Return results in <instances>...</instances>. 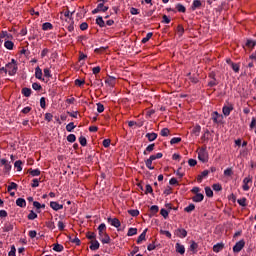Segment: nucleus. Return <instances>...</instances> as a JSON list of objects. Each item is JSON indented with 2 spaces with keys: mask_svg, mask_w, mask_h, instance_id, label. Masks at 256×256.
<instances>
[{
  "mask_svg": "<svg viewBox=\"0 0 256 256\" xmlns=\"http://www.w3.org/2000/svg\"><path fill=\"white\" fill-rule=\"evenodd\" d=\"M32 89H34V91H41V84L33 83L32 84Z\"/></svg>",
  "mask_w": 256,
  "mask_h": 256,
  "instance_id": "obj_51",
  "label": "nucleus"
},
{
  "mask_svg": "<svg viewBox=\"0 0 256 256\" xmlns=\"http://www.w3.org/2000/svg\"><path fill=\"white\" fill-rule=\"evenodd\" d=\"M99 247H100L99 241H97V240L91 241V245H90L91 251H97V249H99Z\"/></svg>",
  "mask_w": 256,
  "mask_h": 256,
  "instance_id": "obj_16",
  "label": "nucleus"
},
{
  "mask_svg": "<svg viewBox=\"0 0 256 256\" xmlns=\"http://www.w3.org/2000/svg\"><path fill=\"white\" fill-rule=\"evenodd\" d=\"M209 175V170H204L199 176H198V181L201 182L205 177Z\"/></svg>",
  "mask_w": 256,
  "mask_h": 256,
  "instance_id": "obj_20",
  "label": "nucleus"
},
{
  "mask_svg": "<svg viewBox=\"0 0 256 256\" xmlns=\"http://www.w3.org/2000/svg\"><path fill=\"white\" fill-rule=\"evenodd\" d=\"M153 149H155V144L148 145L146 148V151H144V155H147V152L151 153V151H153Z\"/></svg>",
  "mask_w": 256,
  "mask_h": 256,
  "instance_id": "obj_42",
  "label": "nucleus"
},
{
  "mask_svg": "<svg viewBox=\"0 0 256 256\" xmlns=\"http://www.w3.org/2000/svg\"><path fill=\"white\" fill-rule=\"evenodd\" d=\"M256 43L253 40H247L246 41V47H250V49H253L255 47Z\"/></svg>",
  "mask_w": 256,
  "mask_h": 256,
  "instance_id": "obj_46",
  "label": "nucleus"
},
{
  "mask_svg": "<svg viewBox=\"0 0 256 256\" xmlns=\"http://www.w3.org/2000/svg\"><path fill=\"white\" fill-rule=\"evenodd\" d=\"M146 137L148 141H155L157 139V133H147Z\"/></svg>",
  "mask_w": 256,
  "mask_h": 256,
  "instance_id": "obj_23",
  "label": "nucleus"
},
{
  "mask_svg": "<svg viewBox=\"0 0 256 256\" xmlns=\"http://www.w3.org/2000/svg\"><path fill=\"white\" fill-rule=\"evenodd\" d=\"M35 77L39 80L43 79V70L39 66L35 68Z\"/></svg>",
  "mask_w": 256,
  "mask_h": 256,
  "instance_id": "obj_15",
  "label": "nucleus"
},
{
  "mask_svg": "<svg viewBox=\"0 0 256 256\" xmlns=\"http://www.w3.org/2000/svg\"><path fill=\"white\" fill-rule=\"evenodd\" d=\"M30 175H32V177H39V175H41V170L39 169L31 170Z\"/></svg>",
  "mask_w": 256,
  "mask_h": 256,
  "instance_id": "obj_32",
  "label": "nucleus"
},
{
  "mask_svg": "<svg viewBox=\"0 0 256 256\" xmlns=\"http://www.w3.org/2000/svg\"><path fill=\"white\" fill-rule=\"evenodd\" d=\"M76 139H77V137H75V134H70L67 136V141L69 143H75Z\"/></svg>",
  "mask_w": 256,
  "mask_h": 256,
  "instance_id": "obj_36",
  "label": "nucleus"
},
{
  "mask_svg": "<svg viewBox=\"0 0 256 256\" xmlns=\"http://www.w3.org/2000/svg\"><path fill=\"white\" fill-rule=\"evenodd\" d=\"M204 198H205V196H203V194L197 193V194L192 198V201H194V203H201V201H203Z\"/></svg>",
  "mask_w": 256,
  "mask_h": 256,
  "instance_id": "obj_13",
  "label": "nucleus"
},
{
  "mask_svg": "<svg viewBox=\"0 0 256 256\" xmlns=\"http://www.w3.org/2000/svg\"><path fill=\"white\" fill-rule=\"evenodd\" d=\"M13 189H17V183L11 182L10 185L8 186V192L13 191Z\"/></svg>",
  "mask_w": 256,
  "mask_h": 256,
  "instance_id": "obj_49",
  "label": "nucleus"
},
{
  "mask_svg": "<svg viewBox=\"0 0 256 256\" xmlns=\"http://www.w3.org/2000/svg\"><path fill=\"white\" fill-rule=\"evenodd\" d=\"M160 215H162V217H164V219H167L169 217V211H167L166 209H161L160 210Z\"/></svg>",
  "mask_w": 256,
  "mask_h": 256,
  "instance_id": "obj_43",
  "label": "nucleus"
},
{
  "mask_svg": "<svg viewBox=\"0 0 256 256\" xmlns=\"http://www.w3.org/2000/svg\"><path fill=\"white\" fill-rule=\"evenodd\" d=\"M177 237H180V239H185L187 237V230L183 228H179L176 230Z\"/></svg>",
  "mask_w": 256,
  "mask_h": 256,
  "instance_id": "obj_10",
  "label": "nucleus"
},
{
  "mask_svg": "<svg viewBox=\"0 0 256 256\" xmlns=\"http://www.w3.org/2000/svg\"><path fill=\"white\" fill-rule=\"evenodd\" d=\"M75 123L70 122L69 124L66 125V131H68V133H71V131H73V129H75Z\"/></svg>",
  "mask_w": 256,
  "mask_h": 256,
  "instance_id": "obj_28",
  "label": "nucleus"
},
{
  "mask_svg": "<svg viewBox=\"0 0 256 256\" xmlns=\"http://www.w3.org/2000/svg\"><path fill=\"white\" fill-rule=\"evenodd\" d=\"M107 221L112 227H116V229H119V227H121V221H119V219L117 218H108Z\"/></svg>",
  "mask_w": 256,
  "mask_h": 256,
  "instance_id": "obj_7",
  "label": "nucleus"
},
{
  "mask_svg": "<svg viewBox=\"0 0 256 256\" xmlns=\"http://www.w3.org/2000/svg\"><path fill=\"white\" fill-rule=\"evenodd\" d=\"M171 145H177V143H181L180 137H174L170 140Z\"/></svg>",
  "mask_w": 256,
  "mask_h": 256,
  "instance_id": "obj_39",
  "label": "nucleus"
},
{
  "mask_svg": "<svg viewBox=\"0 0 256 256\" xmlns=\"http://www.w3.org/2000/svg\"><path fill=\"white\" fill-rule=\"evenodd\" d=\"M53 251H56L57 253H61V251H63V245L55 244L53 247Z\"/></svg>",
  "mask_w": 256,
  "mask_h": 256,
  "instance_id": "obj_31",
  "label": "nucleus"
},
{
  "mask_svg": "<svg viewBox=\"0 0 256 256\" xmlns=\"http://www.w3.org/2000/svg\"><path fill=\"white\" fill-rule=\"evenodd\" d=\"M6 69L8 71V75L13 76L17 73V62L15 59H12L10 63L6 64Z\"/></svg>",
  "mask_w": 256,
  "mask_h": 256,
  "instance_id": "obj_3",
  "label": "nucleus"
},
{
  "mask_svg": "<svg viewBox=\"0 0 256 256\" xmlns=\"http://www.w3.org/2000/svg\"><path fill=\"white\" fill-rule=\"evenodd\" d=\"M4 47L6 49H9V51L13 50V47H14L13 41H9V40L5 41Z\"/></svg>",
  "mask_w": 256,
  "mask_h": 256,
  "instance_id": "obj_22",
  "label": "nucleus"
},
{
  "mask_svg": "<svg viewBox=\"0 0 256 256\" xmlns=\"http://www.w3.org/2000/svg\"><path fill=\"white\" fill-rule=\"evenodd\" d=\"M205 193H206V197H213V190L211 189V187H206Z\"/></svg>",
  "mask_w": 256,
  "mask_h": 256,
  "instance_id": "obj_37",
  "label": "nucleus"
},
{
  "mask_svg": "<svg viewBox=\"0 0 256 256\" xmlns=\"http://www.w3.org/2000/svg\"><path fill=\"white\" fill-rule=\"evenodd\" d=\"M212 121L217 125H221L223 123V115L219 114L217 111L213 112Z\"/></svg>",
  "mask_w": 256,
  "mask_h": 256,
  "instance_id": "obj_5",
  "label": "nucleus"
},
{
  "mask_svg": "<svg viewBox=\"0 0 256 256\" xmlns=\"http://www.w3.org/2000/svg\"><path fill=\"white\" fill-rule=\"evenodd\" d=\"M231 111H233V105L229 104L225 107V116L227 117L228 115H230Z\"/></svg>",
  "mask_w": 256,
  "mask_h": 256,
  "instance_id": "obj_34",
  "label": "nucleus"
},
{
  "mask_svg": "<svg viewBox=\"0 0 256 256\" xmlns=\"http://www.w3.org/2000/svg\"><path fill=\"white\" fill-rule=\"evenodd\" d=\"M231 69H233V71L235 72V73H239V64H232L231 66Z\"/></svg>",
  "mask_w": 256,
  "mask_h": 256,
  "instance_id": "obj_59",
  "label": "nucleus"
},
{
  "mask_svg": "<svg viewBox=\"0 0 256 256\" xmlns=\"http://www.w3.org/2000/svg\"><path fill=\"white\" fill-rule=\"evenodd\" d=\"M16 251H17V249H15V247L14 246H12L11 247V250L9 251V253H8V255L9 256H16Z\"/></svg>",
  "mask_w": 256,
  "mask_h": 256,
  "instance_id": "obj_62",
  "label": "nucleus"
},
{
  "mask_svg": "<svg viewBox=\"0 0 256 256\" xmlns=\"http://www.w3.org/2000/svg\"><path fill=\"white\" fill-rule=\"evenodd\" d=\"M243 247H245V240H240L238 241L234 247H233V251L234 253H239L241 252V250L243 249Z\"/></svg>",
  "mask_w": 256,
  "mask_h": 256,
  "instance_id": "obj_6",
  "label": "nucleus"
},
{
  "mask_svg": "<svg viewBox=\"0 0 256 256\" xmlns=\"http://www.w3.org/2000/svg\"><path fill=\"white\" fill-rule=\"evenodd\" d=\"M28 219L30 221H33L34 219H37V213H35L34 211H31L29 214H28Z\"/></svg>",
  "mask_w": 256,
  "mask_h": 256,
  "instance_id": "obj_44",
  "label": "nucleus"
},
{
  "mask_svg": "<svg viewBox=\"0 0 256 256\" xmlns=\"http://www.w3.org/2000/svg\"><path fill=\"white\" fill-rule=\"evenodd\" d=\"M40 107L42 109H45V107H46L45 97L40 98Z\"/></svg>",
  "mask_w": 256,
  "mask_h": 256,
  "instance_id": "obj_61",
  "label": "nucleus"
},
{
  "mask_svg": "<svg viewBox=\"0 0 256 256\" xmlns=\"http://www.w3.org/2000/svg\"><path fill=\"white\" fill-rule=\"evenodd\" d=\"M97 7H98V9H99L100 11H102L103 13H105V11H108V10H109V7L103 5V3L98 4Z\"/></svg>",
  "mask_w": 256,
  "mask_h": 256,
  "instance_id": "obj_38",
  "label": "nucleus"
},
{
  "mask_svg": "<svg viewBox=\"0 0 256 256\" xmlns=\"http://www.w3.org/2000/svg\"><path fill=\"white\" fill-rule=\"evenodd\" d=\"M175 249L176 253H179L180 255H185V246L183 244L177 242Z\"/></svg>",
  "mask_w": 256,
  "mask_h": 256,
  "instance_id": "obj_8",
  "label": "nucleus"
},
{
  "mask_svg": "<svg viewBox=\"0 0 256 256\" xmlns=\"http://www.w3.org/2000/svg\"><path fill=\"white\" fill-rule=\"evenodd\" d=\"M80 29L81 31H87V29H89V24L83 22L82 24H80Z\"/></svg>",
  "mask_w": 256,
  "mask_h": 256,
  "instance_id": "obj_52",
  "label": "nucleus"
},
{
  "mask_svg": "<svg viewBox=\"0 0 256 256\" xmlns=\"http://www.w3.org/2000/svg\"><path fill=\"white\" fill-rule=\"evenodd\" d=\"M145 193H146V195H147V193H153V187H151V185L147 184Z\"/></svg>",
  "mask_w": 256,
  "mask_h": 256,
  "instance_id": "obj_63",
  "label": "nucleus"
},
{
  "mask_svg": "<svg viewBox=\"0 0 256 256\" xmlns=\"http://www.w3.org/2000/svg\"><path fill=\"white\" fill-rule=\"evenodd\" d=\"M50 207L54 211H60V209H63V204H58L57 202L52 201V202H50Z\"/></svg>",
  "mask_w": 256,
  "mask_h": 256,
  "instance_id": "obj_12",
  "label": "nucleus"
},
{
  "mask_svg": "<svg viewBox=\"0 0 256 256\" xmlns=\"http://www.w3.org/2000/svg\"><path fill=\"white\" fill-rule=\"evenodd\" d=\"M96 25H99V27H105V21L103 20V17L99 16L96 19Z\"/></svg>",
  "mask_w": 256,
  "mask_h": 256,
  "instance_id": "obj_24",
  "label": "nucleus"
},
{
  "mask_svg": "<svg viewBox=\"0 0 256 256\" xmlns=\"http://www.w3.org/2000/svg\"><path fill=\"white\" fill-rule=\"evenodd\" d=\"M106 229L107 226L105 225V223L100 224L98 227L99 240L101 241V243H103V245L111 243V237H109L108 234L105 233Z\"/></svg>",
  "mask_w": 256,
  "mask_h": 256,
  "instance_id": "obj_2",
  "label": "nucleus"
},
{
  "mask_svg": "<svg viewBox=\"0 0 256 256\" xmlns=\"http://www.w3.org/2000/svg\"><path fill=\"white\" fill-rule=\"evenodd\" d=\"M4 231H6V232H9V231H13V224L12 223H6L5 225H4Z\"/></svg>",
  "mask_w": 256,
  "mask_h": 256,
  "instance_id": "obj_33",
  "label": "nucleus"
},
{
  "mask_svg": "<svg viewBox=\"0 0 256 256\" xmlns=\"http://www.w3.org/2000/svg\"><path fill=\"white\" fill-rule=\"evenodd\" d=\"M16 205H17L18 207H26V206H27V202H26L25 199H23V198H18V199L16 200Z\"/></svg>",
  "mask_w": 256,
  "mask_h": 256,
  "instance_id": "obj_18",
  "label": "nucleus"
},
{
  "mask_svg": "<svg viewBox=\"0 0 256 256\" xmlns=\"http://www.w3.org/2000/svg\"><path fill=\"white\" fill-rule=\"evenodd\" d=\"M146 236H147V229H145V230L141 233V235L138 237V239H137L138 245L141 244V243H143V241H145V237H146Z\"/></svg>",
  "mask_w": 256,
  "mask_h": 256,
  "instance_id": "obj_17",
  "label": "nucleus"
},
{
  "mask_svg": "<svg viewBox=\"0 0 256 256\" xmlns=\"http://www.w3.org/2000/svg\"><path fill=\"white\" fill-rule=\"evenodd\" d=\"M106 85L113 87L115 85V77H109L105 80Z\"/></svg>",
  "mask_w": 256,
  "mask_h": 256,
  "instance_id": "obj_19",
  "label": "nucleus"
},
{
  "mask_svg": "<svg viewBox=\"0 0 256 256\" xmlns=\"http://www.w3.org/2000/svg\"><path fill=\"white\" fill-rule=\"evenodd\" d=\"M33 205L36 209H41V207L45 208V204L41 205L38 201H34Z\"/></svg>",
  "mask_w": 256,
  "mask_h": 256,
  "instance_id": "obj_55",
  "label": "nucleus"
},
{
  "mask_svg": "<svg viewBox=\"0 0 256 256\" xmlns=\"http://www.w3.org/2000/svg\"><path fill=\"white\" fill-rule=\"evenodd\" d=\"M225 249V244L223 242L217 243L213 246L214 253H219L220 251H223Z\"/></svg>",
  "mask_w": 256,
  "mask_h": 256,
  "instance_id": "obj_11",
  "label": "nucleus"
},
{
  "mask_svg": "<svg viewBox=\"0 0 256 256\" xmlns=\"http://www.w3.org/2000/svg\"><path fill=\"white\" fill-rule=\"evenodd\" d=\"M160 135H161L162 137H168V136H169V130H168V128H163V129L161 130V132H160Z\"/></svg>",
  "mask_w": 256,
  "mask_h": 256,
  "instance_id": "obj_47",
  "label": "nucleus"
},
{
  "mask_svg": "<svg viewBox=\"0 0 256 256\" xmlns=\"http://www.w3.org/2000/svg\"><path fill=\"white\" fill-rule=\"evenodd\" d=\"M198 159L202 163H207V161L209 160V154L207 153L206 149L202 148V149L199 150Z\"/></svg>",
  "mask_w": 256,
  "mask_h": 256,
  "instance_id": "obj_4",
  "label": "nucleus"
},
{
  "mask_svg": "<svg viewBox=\"0 0 256 256\" xmlns=\"http://www.w3.org/2000/svg\"><path fill=\"white\" fill-rule=\"evenodd\" d=\"M22 95H24V97H31V89L30 88H23L22 89Z\"/></svg>",
  "mask_w": 256,
  "mask_h": 256,
  "instance_id": "obj_26",
  "label": "nucleus"
},
{
  "mask_svg": "<svg viewBox=\"0 0 256 256\" xmlns=\"http://www.w3.org/2000/svg\"><path fill=\"white\" fill-rule=\"evenodd\" d=\"M188 165H189L190 167H195V165H197V160H195V159H189V160H188Z\"/></svg>",
  "mask_w": 256,
  "mask_h": 256,
  "instance_id": "obj_60",
  "label": "nucleus"
},
{
  "mask_svg": "<svg viewBox=\"0 0 256 256\" xmlns=\"http://www.w3.org/2000/svg\"><path fill=\"white\" fill-rule=\"evenodd\" d=\"M203 5V3L201 2V0H194L191 6L192 11H195L196 9H199V7H201Z\"/></svg>",
  "mask_w": 256,
  "mask_h": 256,
  "instance_id": "obj_14",
  "label": "nucleus"
},
{
  "mask_svg": "<svg viewBox=\"0 0 256 256\" xmlns=\"http://www.w3.org/2000/svg\"><path fill=\"white\" fill-rule=\"evenodd\" d=\"M184 211L186 213H191L192 211H195V204H190L189 206H187L186 208H184Z\"/></svg>",
  "mask_w": 256,
  "mask_h": 256,
  "instance_id": "obj_30",
  "label": "nucleus"
},
{
  "mask_svg": "<svg viewBox=\"0 0 256 256\" xmlns=\"http://www.w3.org/2000/svg\"><path fill=\"white\" fill-rule=\"evenodd\" d=\"M21 165H23L21 160H18L14 163V167L17 169V171H23V167H21Z\"/></svg>",
  "mask_w": 256,
  "mask_h": 256,
  "instance_id": "obj_25",
  "label": "nucleus"
},
{
  "mask_svg": "<svg viewBox=\"0 0 256 256\" xmlns=\"http://www.w3.org/2000/svg\"><path fill=\"white\" fill-rule=\"evenodd\" d=\"M86 237H87V239H95V237H97V235L95 234V232H88Z\"/></svg>",
  "mask_w": 256,
  "mask_h": 256,
  "instance_id": "obj_57",
  "label": "nucleus"
},
{
  "mask_svg": "<svg viewBox=\"0 0 256 256\" xmlns=\"http://www.w3.org/2000/svg\"><path fill=\"white\" fill-rule=\"evenodd\" d=\"M45 120L49 122L53 121V114L51 113H46L45 114Z\"/></svg>",
  "mask_w": 256,
  "mask_h": 256,
  "instance_id": "obj_54",
  "label": "nucleus"
},
{
  "mask_svg": "<svg viewBox=\"0 0 256 256\" xmlns=\"http://www.w3.org/2000/svg\"><path fill=\"white\" fill-rule=\"evenodd\" d=\"M133 235H137V228H129L127 236L133 237Z\"/></svg>",
  "mask_w": 256,
  "mask_h": 256,
  "instance_id": "obj_27",
  "label": "nucleus"
},
{
  "mask_svg": "<svg viewBox=\"0 0 256 256\" xmlns=\"http://www.w3.org/2000/svg\"><path fill=\"white\" fill-rule=\"evenodd\" d=\"M4 170H5V173H9V171H11V163H7L5 166H4Z\"/></svg>",
  "mask_w": 256,
  "mask_h": 256,
  "instance_id": "obj_64",
  "label": "nucleus"
},
{
  "mask_svg": "<svg viewBox=\"0 0 256 256\" xmlns=\"http://www.w3.org/2000/svg\"><path fill=\"white\" fill-rule=\"evenodd\" d=\"M198 247H199V245L195 241H192V243L190 245L191 251H195Z\"/></svg>",
  "mask_w": 256,
  "mask_h": 256,
  "instance_id": "obj_58",
  "label": "nucleus"
},
{
  "mask_svg": "<svg viewBox=\"0 0 256 256\" xmlns=\"http://www.w3.org/2000/svg\"><path fill=\"white\" fill-rule=\"evenodd\" d=\"M176 9L177 11H179V13H185L186 11L185 6H183L182 4H177Z\"/></svg>",
  "mask_w": 256,
  "mask_h": 256,
  "instance_id": "obj_45",
  "label": "nucleus"
},
{
  "mask_svg": "<svg viewBox=\"0 0 256 256\" xmlns=\"http://www.w3.org/2000/svg\"><path fill=\"white\" fill-rule=\"evenodd\" d=\"M79 143L82 145V147H85L87 145V138H85V136H80Z\"/></svg>",
  "mask_w": 256,
  "mask_h": 256,
  "instance_id": "obj_35",
  "label": "nucleus"
},
{
  "mask_svg": "<svg viewBox=\"0 0 256 256\" xmlns=\"http://www.w3.org/2000/svg\"><path fill=\"white\" fill-rule=\"evenodd\" d=\"M153 37V33L149 32L146 37H144L142 39V43H147V41H149V39H151Z\"/></svg>",
  "mask_w": 256,
  "mask_h": 256,
  "instance_id": "obj_48",
  "label": "nucleus"
},
{
  "mask_svg": "<svg viewBox=\"0 0 256 256\" xmlns=\"http://www.w3.org/2000/svg\"><path fill=\"white\" fill-rule=\"evenodd\" d=\"M212 189L213 191L218 192V191H222L223 187L221 186V184L217 183V184H213Z\"/></svg>",
  "mask_w": 256,
  "mask_h": 256,
  "instance_id": "obj_40",
  "label": "nucleus"
},
{
  "mask_svg": "<svg viewBox=\"0 0 256 256\" xmlns=\"http://www.w3.org/2000/svg\"><path fill=\"white\" fill-rule=\"evenodd\" d=\"M72 17L73 13H71L69 10L60 13L61 21H66L63 22V25L68 29L70 33H72V31H75V22L72 20Z\"/></svg>",
  "mask_w": 256,
  "mask_h": 256,
  "instance_id": "obj_1",
  "label": "nucleus"
},
{
  "mask_svg": "<svg viewBox=\"0 0 256 256\" xmlns=\"http://www.w3.org/2000/svg\"><path fill=\"white\" fill-rule=\"evenodd\" d=\"M145 165H146V167L149 168L151 171H153V169H155V167L152 166V165H153V162H152L151 160H149V159H147V160L145 161Z\"/></svg>",
  "mask_w": 256,
  "mask_h": 256,
  "instance_id": "obj_41",
  "label": "nucleus"
},
{
  "mask_svg": "<svg viewBox=\"0 0 256 256\" xmlns=\"http://www.w3.org/2000/svg\"><path fill=\"white\" fill-rule=\"evenodd\" d=\"M128 213L132 217H137L139 215V210H129Z\"/></svg>",
  "mask_w": 256,
  "mask_h": 256,
  "instance_id": "obj_53",
  "label": "nucleus"
},
{
  "mask_svg": "<svg viewBox=\"0 0 256 256\" xmlns=\"http://www.w3.org/2000/svg\"><path fill=\"white\" fill-rule=\"evenodd\" d=\"M238 205H240L241 207H247V198H241L238 199Z\"/></svg>",
  "mask_w": 256,
  "mask_h": 256,
  "instance_id": "obj_29",
  "label": "nucleus"
},
{
  "mask_svg": "<svg viewBox=\"0 0 256 256\" xmlns=\"http://www.w3.org/2000/svg\"><path fill=\"white\" fill-rule=\"evenodd\" d=\"M251 181H252L251 177L244 178L243 186H242L243 191H249V189H250L249 183H251Z\"/></svg>",
  "mask_w": 256,
  "mask_h": 256,
  "instance_id": "obj_9",
  "label": "nucleus"
},
{
  "mask_svg": "<svg viewBox=\"0 0 256 256\" xmlns=\"http://www.w3.org/2000/svg\"><path fill=\"white\" fill-rule=\"evenodd\" d=\"M44 77H47L48 79L51 77V70L49 68L44 69Z\"/></svg>",
  "mask_w": 256,
  "mask_h": 256,
  "instance_id": "obj_56",
  "label": "nucleus"
},
{
  "mask_svg": "<svg viewBox=\"0 0 256 256\" xmlns=\"http://www.w3.org/2000/svg\"><path fill=\"white\" fill-rule=\"evenodd\" d=\"M42 29H43V31H50V29H53V24H51L49 22H45L42 25Z\"/></svg>",
  "mask_w": 256,
  "mask_h": 256,
  "instance_id": "obj_21",
  "label": "nucleus"
},
{
  "mask_svg": "<svg viewBox=\"0 0 256 256\" xmlns=\"http://www.w3.org/2000/svg\"><path fill=\"white\" fill-rule=\"evenodd\" d=\"M97 111H98V113H103L105 111V106H103V104H101V103H98Z\"/></svg>",
  "mask_w": 256,
  "mask_h": 256,
  "instance_id": "obj_50",
  "label": "nucleus"
}]
</instances>
